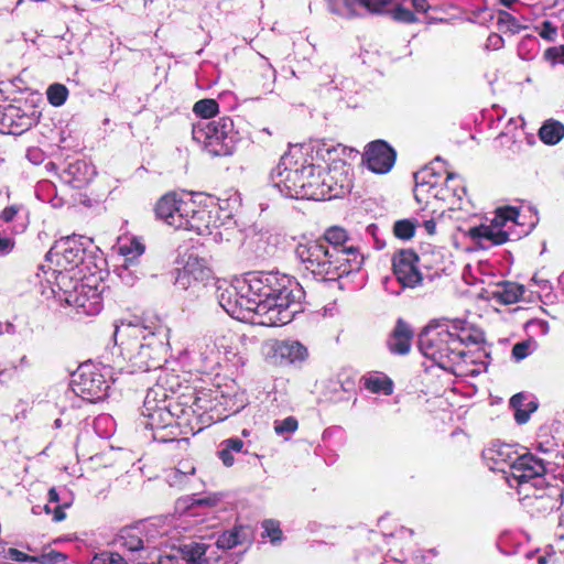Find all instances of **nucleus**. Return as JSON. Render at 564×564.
Returning <instances> with one entry per match:
<instances>
[{"mask_svg": "<svg viewBox=\"0 0 564 564\" xmlns=\"http://www.w3.org/2000/svg\"><path fill=\"white\" fill-rule=\"evenodd\" d=\"M105 564H127L124 558L117 553H110L105 558Z\"/></svg>", "mask_w": 564, "mask_h": 564, "instance_id": "e2e57ef3", "label": "nucleus"}, {"mask_svg": "<svg viewBox=\"0 0 564 564\" xmlns=\"http://www.w3.org/2000/svg\"><path fill=\"white\" fill-rule=\"evenodd\" d=\"M419 257L412 250H401L392 260L393 273L402 288L414 289L422 283L423 276L419 270Z\"/></svg>", "mask_w": 564, "mask_h": 564, "instance_id": "f3484780", "label": "nucleus"}, {"mask_svg": "<svg viewBox=\"0 0 564 564\" xmlns=\"http://www.w3.org/2000/svg\"><path fill=\"white\" fill-rule=\"evenodd\" d=\"M397 8L393 10V18L398 21L410 23L415 20L414 14L409 9L402 8L399 0L393 1Z\"/></svg>", "mask_w": 564, "mask_h": 564, "instance_id": "09e8293b", "label": "nucleus"}, {"mask_svg": "<svg viewBox=\"0 0 564 564\" xmlns=\"http://www.w3.org/2000/svg\"><path fill=\"white\" fill-rule=\"evenodd\" d=\"M484 341V333L464 319L431 321L421 332L422 354L441 368L458 366L466 357L465 347Z\"/></svg>", "mask_w": 564, "mask_h": 564, "instance_id": "7ed1b4c3", "label": "nucleus"}, {"mask_svg": "<svg viewBox=\"0 0 564 564\" xmlns=\"http://www.w3.org/2000/svg\"><path fill=\"white\" fill-rule=\"evenodd\" d=\"M78 271L74 269H63L55 267L54 269L48 268L44 270L45 280L48 284H52L53 293L62 292L65 297L72 295V292L80 284V278L77 276Z\"/></svg>", "mask_w": 564, "mask_h": 564, "instance_id": "b1692460", "label": "nucleus"}, {"mask_svg": "<svg viewBox=\"0 0 564 564\" xmlns=\"http://www.w3.org/2000/svg\"><path fill=\"white\" fill-rule=\"evenodd\" d=\"M214 340L212 338H202L197 341L196 346L199 350L202 358L204 361H214L216 360V349L214 348Z\"/></svg>", "mask_w": 564, "mask_h": 564, "instance_id": "37998d69", "label": "nucleus"}, {"mask_svg": "<svg viewBox=\"0 0 564 564\" xmlns=\"http://www.w3.org/2000/svg\"><path fill=\"white\" fill-rule=\"evenodd\" d=\"M422 225L429 235H434L436 232V223L434 219L424 220Z\"/></svg>", "mask_w": 564, "mask_h": 564, "instance_id": "0e129e2a", "label": "nucleus"}, {"mask_svg": "<svg viewBox=\"0 0 564 564\" xmlns=\"http://www.w3.org/2000/svg\"><path fill=\"white\" fill-rule=\"evenodd\" d=\"M556 28L550 22L544 21L542 23L541 31L539 32L540 36L547 40V41H554L556 36Z\"/></svg>", "mask_w": 564, "mask_h": 564, "instance_id": "603ef678", "label": "nucleus"}, {"mask_svg": "<svg viewBox=\"0 0 564 564\" xmlns=\"http://www.w3.org/2000/svg\"><path fill=\"white\" fill-rule=\"evenodd\" d=\"M303 292L286 275L274 273L249 274L236 285L218 288V303L234 318L247 319L262 326H281L290 323L301 311Z\"/></svg>", "mask_w": 564, "mask_h": 564, "instance_id": "f257e3e1", "label": "nucleus"}, {"mask_svg": "<svg viewBox=\"0 0 564 564\" xmlns=\"http://www.w3.org/2000/svg\"><path fill=\"white\" fill-rule=\"evenodd\" d=\"M169 333L170 329L159 318L116 325L115 341L130 364L127 372L161 368L169 351Z\"/></svg>", "mask_w": 564, "mask_h": 564, "instance_id": "f03ea898", "label": "nucleus"}, {"mask_svg": "<svg viewBox=\"0 0 564 564\" xmlns=\"http://www.w3.org/2000/svg\"><path fill=\"white\" fill-rule=\"evenodd\" d=\"M218 455L226 467H230L234 465L235 458L232 452H230L227 447L221 446V449L219 451Z\"/></svg>", "mask_w": 564, "mask_h": 564, "instance_id": "13d9d810", "label": "nucleus"}, {"mask_svg": "<svg viewBox=\"0 0 564 564\" xmlns=\"http://www.w3.org/2000/svg\"><path fill=\"white\" fill-rule=\"evenodd\" d=\"M120 254L126 257L122 271H128L129 267L132 265L133 260L140 257L144 252V246L137 239H130L128 242L119 246Z\"/></svg>", "mask_w": 564, "mask_h": 564, "instance_id": "473e14b6", "label": "nucleus"}, {"mask_svg": "<svg viewBox=\"0 0 564 564\" xmlns=\"http://www.w3.org/2000/svg\"><path fill=\"white\" fill-rule=\"evenodd\" d=\"M141 413L143 425L152 431L165 429L174 422L165 390L160 386L148 390Z\"/></svg>", "mask_w": 564, "mask_h": 564, "instance_id": "9b49d317", "label": "nucleus"}, {"mask_svg": "<svg viewBox=\"0 0 564 564\" xmlns=\"http://www.w3.org/2000/svg\"><path fill=\"white\" fill-rule=\"evenodd\" d=\"M530 347V341L517 343L512 348V357L518 361L524 359L531 352Z\"/></svg>", "mask_w": 564, "mask_h": 564, "instance_id": "8fccbe9b", "label": "nucleus"}, {"mask_svg": "<svg viewBox=\"0 0 564 564\" xmlns=\"http://www.w3.org/2000/svg\"><path fill=\"white\" fill-rule=\"evenodd\" d=\"M518 216L519 212L513 207L499 208L490 225L473 227L468 234L481 248L502 245L509 239L502 227L509 221L514 223Z\"/></svg>", "mask_w": 564, "mask_h": 564, "instance_id": "9d476101", "label": "nucleus"}, {"mask_svg": "<svg viewBox=\"0 0 564 564\" xmlns=\"http://www.w3.org/2000/svg\"><path fill=\"white\" fill-rule=\"evenodd\" d=\"M498 25L500 30H506L511 33H517L522 29V26L518 23L517 19L507 11H499Z\"/></svg>", "mask_w": 564, "mask_h": 564, "instance_id": "79ce46f5", "label": "nucleus"}, {"mask_svg": "<svg viewBox=\"0 0 564 564\" xmlns=\"http://www.w3.org/2000/svg\"><path fill=\"white\" fill-rule=\"evenodd\" d=\"M3 110H7V113L2 120L8 126V129H3V134H21L35 124L40 117L33 108H3Z\"/></svg>", "mask_w": 564, "mask_h": 564, "instance_id": "5701e85b", "label": "nucleus"}, {"mask_svg": "<svg viewBox=\"0 0 564 564\" xmlns=\"http://www.w3.org/2000/svg\"><path fill=\"white\" fill-rule=\"evenodd\" d=\"M523 127L524 120L521 116L509 117L500 135L510 137L514 140H520L525 134L523 131Z\"/></svg>", "mask_w": 564, "mask_h": 564, "instance_id": "4c0bfd02", "label": "nucleus"}, {"mask_svg": "<svg viewBox=\"0 0 564 564\" xmlns=\"http://www.w3.org/2000/svg\"><path fill=\"white\" fill-rule=\"evenodd\" d=\"M94 176V167L83 160L69 163L61 174V178L75 188L87 185Z\"/></svg>", "mask_w": 564, "mask_h": 564, "instance_id": "bb28decb", "label": "nucleus"}, {"mask_svg": "<svg viewBox=\"0 0 564 564\" xmlns=\"http://www.w3.org/2000/svg\"><path fill=\"white\" fill-rule=\"evenodd\" d=\"M194 470H195V468H194L193 466H189L188 470H186V471H183V470H180V469H175V470L172 473V475H173V477H174L175 479H171V478H170V482H171V485H172V484H175V482L177 481L176 479H177L178 477H180V482H181V481L183 480V478H185V477H186V475L193 474V473H194Z\"/></svg>", "mask_w": 564, "mask_h": 564, "instance_id": "680f3d73", "label": "nucleus"}, {"mask_svg": "<svg viewBox=\"0 0 564 564\" xmlns=\"http://www.w3.org/2000/svg\"><path fill=\"white\" fill-rule=\"evenodd\" d=\"M238 337L232 333L219 335L214 340V348L217 354L223 352L228 360H232L237 357L236 346Z\"/></svg>", "mask_w": 564, "mask_h": 564, "instance_id": "2f4dec72", "label": "nucleus"}, {"mask_svg": "<svg viewBox=\"0 0 564 564\" xmlns=\"http://www.w3.org/2000/svg\"><path fill=\"white\" fill-rule=\"evenodd\" d=\"M544 57L553 64L564 65V45L550 47L544 52Z\"/></svg>", "mask_w": 564, "mask_h": 564, "instance_id": "de8ad7c7", "label": "nucleus"}, {"mask_svg": "<svg viewBox=\"0 0 564 564\" xmlns=\"http://www.w3.org/2000/svg\"><path fill=\"white\" fill-rule=\"evenodd\" d=\"M232 120L228 117H219L210 121H200L197 124V133L204 135V143L209 152L219 155L223 153L221 142L232 130Z\"/></svg>", "mask_w": 564, "mask_h": 564, "instance_id": "6ab92c4d", "label": "nucleus"}, {"mask_svg": "<svg viewBox=\"0 0 564 564\" xmlns=\"http://www.w3.org/2000/svg\"><path fill=\"white\" fill-rule=\"evenodd\" d=\"M540 139L545 144H556L564 138V124L557 120H546L539 130Z\"/></svg>", "mask_w": 564, "mask_h": 564, "instance_id": "7c9ffc66", "label": "nucleus"}, {"mask_svg": "<svg viewBox=\"0 0 564 564\" xmlns=\"http://www.w3.org/2000/svg\"><path fill=\"white\" fill-rule=\"evenodd\" d=\"M207 550L208 545L203 542H188L180 547V553L188 563L208 564Z\"/></svg>", "mask_w": 564, "mask_h": 564, "instance_id": "c756f323", "label": "nucleus"}, {"mask_svg": "<svg viewBox=\"0 0 564 564\" xmlns=\"http://www.w3.org/2000/svg\"><path fill=\"white\" fill-rule=\"evenodd\" d=\"M530 412L522 410L521 408L514 409V420L519 424H524L529 421Z\"/></svg>", "mask_w": 564, "mask_h": 564, "instance_id": "052dcab7", "label": "nucleus"}, {"mask_svg": "<svg viewBox=\"0 0 564 564\" xmlns=\"http://www.w3.org/2000/svg\"><path fill=\"white\" fill-rule=\"evenodd\" d=\"M413 333L410 326L399 319L391 337L388 340L389 349L393 354L405 355L410 351Z\"/></svg>", "mask_w": 564, "mask_h": 564, "instance_id": "cd10ccee", "label": "nucleus"}, {"mask_svg": "<svg viewBox=\"0 0 564 564\" xmlns=\"http://www.w3.org/2000/svg\"><path fill=\"white\" fill-rule=\"evenodd\" d=\"M194 196L169 193L162 196L155 205V215L166 225L181 229L185 217L193 212Z\"/></svg>", "mask_w": 564, "mask_h": 564, "instance_id": "ddd939ff", "label": "nucleus"}, {"mask_svg": "<svg viewBox=\"0 0 564 564\" xmlns=\"http://www.w3.org/2000/svg\"><path fill=\"white\" fill-rule=\"evenodd\" d=\"M297 421L293 416L285 417L282 421L274 422V431L276 434L293 433L297 430Z\"/></svg>", "mask_w": 564, "mask_h": 564, "instance_id": "a18cd8bd", "label": "nucleus"}, {"mask_svg": "<svg viewBox=\"0 0 564 564\" xmlns=\"http://www.w3.org/2000/svg\"><path fill=\"white\" fill-rule=\"evenodd\" d=\"M438 163H441V160L436 159L431 166L423 169L415 175L416 192H425L436 199L447 202L452 208H460V202L466 194L462 180L458 175L446 172L444 184L438 185L435 173V165Z\"/></svg>", "mask_w": 564, "mask_h": 564, "instance_id": "423d86ee", "label": "nucleus"}, {"mask_svg": "<svg viewBox=\"0 0 564 564\" xmlns=\"http://www.w3.org/2000/svg\"><path fill=\"white\" fill-rule=\"evenodd\" d=\"M213 278V271L205 258L188 253L182 260V267L176 269L175 285L188 290L204 284Z\"/></svg>", "mask_w": 564, "mask_h": 564, "instance_id": "2eb2a0df", "label": "nucleus"}, {"mask_svg": "<svg viewBox=\"0 0 564 564\" xmlns=\"http://www.w3.org/2000/svg\"><path fill=\"white\" fill-rule=\"evenodd\" d=\"M318 239L324 240L332 247H335L339 254H343V257L349 260V263H351L352 268L356 270L359 269L362 257L356 247L347 245L350 238L345 228L340 226H332L327 228L323 236Z\"/></svg>", "mask_w": 564, "mask_h": 564, "instance_id": "412c9836", "label": "nucleus"}, {"mask_svg": "<svg viewBox=\"0 0 564 564\" xmlns=\"http://www.w3.org/2000/svg\"><path fill=\"white\" fill-rule=\"evenodd\" d=\"M413 7L419 12H426L429 4L426 0H412Z\"/></svg>", "mask_w": 564, "mask_h": 564, "instance_id": "69168bd1", "label": "nucleus"}, {"mask_svg": "<svg viewBox=\"0 0 564 564\" xmlns=\"http://www.w3.org/2000/svg\"><path fill=\"white\" fill-rule=\"evenodd\" d=\"M104 286L97 282V279L82 275L80 284L76 286L72 295L65 297V301L80 308L84 314L95 315L101 310V292Z\"/></svg>", "mask_w": 564, "mask_h": 564, "instance_id": "dca6fc26", "label": "nucleus"}, {"mask_svg": "<svg viewBox=\"0 0 564 564\" xmlns=\"http://www.w3.org/2000/svg\"><path fill=\"white\" fill-rule=\"evenodd\" d=\"M393 231L400 239H411L415 234V224L410 219L398 220L393 226Z\"/></svg>", "mask_w": 564, "mask_h": 564, "instance_id": "a19ab883", "label": "nucleus"}, {"mask_svg": "<svg viewBox=\"0 0 564 564\" xmlns=\"http://www.w3.org/2000/svg\"><path fill=\"white\" fill-rule=\"evenodd\" d=\"M270 177L273 186L283 196L301 199L300 191L303 189V165L296 169H288L284 163H279L272 170Z\"/></svg>", "mask_w": 564, "mask_h": 564, "instance_id": "a211bd4d", "label": "nucleus"}, {"mask_svg": "<svg viewBox=\"0 0 564 564\" xmlns=\"http://www.w3.org/2000/svg\"><path fill=\"white\" fill-rule=\"evenodd\" d=\"M365 162L377 174L388 173L395 162V151L383 140H376L367 145Z\"/></svg>", "mask_w": 564, "mask_h": 564, "instance_id": "aec40b11", "label": "nucleus"}, {"mask_svg": "<svg viewBox=\"0 0 564 564\" xmlns=\"http://www.w3.org/2000/svg\"><path fill=\"white\" fill-rule=\"evenodd\" d=\"M85 260V248L75 237H66L56 241L46 254V261L57 268L74 269L82 274Z\"/></svg>", "mask_w": 564, "mask_h": 564, "instance_id": "4468645a", "label": "nucleus"}, {"mask_svg": "<svg viewBox=\"0 0 564 564\" xmlns=\"http://www.w3.org/2000/svg\"><path fill=\"white\" fill-rule=\"evenodd\" d=\"M69 506L68 502H64L59 505V495L55 488H51L48 490V503L45 505L44 509L46 513H53L54 521H62L65 519L66 514L64 509Z\"/></svg>", "mask_w": 564, "mask_h": 564, "instance_id": "c9c22d12", "label": "nucleus"}, {"mask_svg": "<svg viewBox=\"0 0 564 564\" xmlns=\"http://www.w3.org/2000/svg\"><path fill=\"white\" fill-rule=\"evenodd\" d=\"M295 256L303 268L318 280H335L356 270L335 247L319 239L300 241Z\"/></svg>", "mask_w": 564, "mask_h": 564, "instance_id": "39448f33", "label": "nucleus"}, {"mask_svg": "<svg viewBox=\"0 0 564 564\" xmlns=\"http://www.w3.org/2000/svg\"><path fill=\"white\" fill-rule=\"evenodd\" d=\"M152 556V561H150L149 564H153L155 560H158V564H181L177 557L173 555H162L159 549Z\"/></svg>", "mask_w": 564, "mask_h": 564, "instance_id": "864d4df0", "label": "nucleus"}, {"mask_svg": "<svg viewBox=\"0 0 564 564\" xmlns=\"http://www.w3.org/2000/svg\"><path fill=\"white\" fill-rule=\"evenodd\" d=\"M433 553L431 551L426 553H420L413 556V564H431Z\"/></svg>", "mask_w": 564, "mask_h": 564, "instance_id": "bf43d9fd", "label": "nucleus"}, {"mask_svg": "<svg viewBox=\"0 0 564 564\" xmlns=\"http://www.w3.org/2000/svg\"><path fill=\"white\" fill-rule=\"evenodd\" d=\"M273 357L283 365L304 361L308 351L300 341L293 339L276 340L272 346Z\"/></svg>", "mask_w": 564, "mask_h": 564, "instance_id": "393cba45", "label": "nucleus"}, {"mask_svg": "<svg viewBox=\"0 0 564 564\" xmlns=\"http://www.w3.org/2000/svg\"><path fill=\"white\" fill-rule=\"evenodd\" d=\"M365 387L373 393L382 392L386 395L393 391L392 381L386 376L372 375L365 378Z\"/></svg>", "mask_w": 564, "mask_h": 564, "instance_id": "f704fd0d", "label": "nucleus"}, {"mask_svg": "<svg viewBox=\"0 0 564 564\" xmlns=\"http://www.w3.org/2000/svg\"><path fill=\"white\" fill-rule=\"evenodd\" d=\"M523 293V285L510 281H501L494 288L485 290L482 297L488 301H495L498 304L509 305L517 303Z\"/></svg>", "mask_w": 564, "mask_h": 564, "instance_id": "a878e982", "label": "nucleus"}, {"mask_svg": "<svg viewBox=\"0 0 564 564\" xmlns=\"http://www.w3.org/2000/svg\"><path fill=\"white\" fill-rule=\"evenodd\" d=\"M240 531L234 528L229 531H225L217 538L216 545L223 550H230L240 544Z\"/></svg>", "mask_w": 564, "mask_h": 564, "instance_id": "58836bf2", "label": "nucleus"}, {"mask_svg": "<svg viewBox=\"0 0 564 564\" xmlns=\"http://www.w3.org/2000/svg\"><path fill=\"white\" fill-rule=\"evenodd\" d=\"M46 95L52 106H62L67 99L68 90L62 84H53L47 88Z\"/></svg>", "mask_w": 564, "mask_h": 564, "instance_id": "ea45409f", "label": "nucleus"}, {"mask_svg": "<svg viewBox=\"0 0 564 564\" xmlns=\"http://www.w3.org/2000/svg\"><path fill=\"white\" fill-rule=\"evenodd\" d=\"M36 558V555H28L18 549L0 546V564H6L7 561L35 563Z\"/></svg>", "mask_w": 564, "mask_h": 564, "instance_id": "e433bc0d", "label": "nucleus"}, {"mask_svg": "<svg viewBox=\"0 0 564 564\" xmlns=\"http://www.w3.org/2000/svg\"><path fill=\"white\" fill-rule=\"evenodd\" d=\"M328 7L333 13L344 18L357 15L360 7L359 0H327Z\"/></svg>", "mask_w": 564, "mask_h": 564, "instance_id": "72a5a7b5", "label": "nucleus"}, {"mask_svg": "<svg viewBox=\"0 0 564 564\" xmlns=\"http://www.w3.org/2000/svg\"><path fill=\"white\" fill-rule=\"evenodd\" d=\"M37 558L35 561V563H42V564H57V563H61V562H65L67 556L62 553V552H57V551H48V552H43L42 554L40 555H36Z\"/></svg>", "mask_w": 564, "mask_h": 564, "instance_id": "49530a36", "label": "nucleus"}, {"mask_svg": "<svg viewBox=\"0 0 564 564\" xmlns=\"http://www.w3.org/2000/svg\"><path fill=\"white\" fill-rule=\"evenodd\" d=\"M482 456L491 470L501 471L508 476L510 466L514 465L520 455L513 446L497 442L486 448Z\"/></svg>", "mask_w": 564, "mask_h": 564, "instance_id": "4be33fe9", "label": "nucleus"}, {"mask_svg": "<svg viewBox=\"0 0 564 564\" xmlns=\"http://www.w3.org/2000/svg\"><path fill=\"white\" fill-rule=\"evenodd\" d=\"M196 116L199 117L203 121H207L209 119H215L218 115L219 108H193Z\"/></svg>", "mask_w": 564, "mask_h": 564, "instance_id": "5fc2aeb1", "label": "nucleus"}, {"mask_svg": "<svg viewBox=\"0 0 564 564\" xmlns=\"http://www.w3.org/2000/svg\"><path fill=\"white\" fill-rule=\"evenodd\" d=\"M221 446L227 447L230 452L240 453L243 448V442L240 438H227L221 443Z\"/></svg>", "mask_w": 564, "mask_h": 564, "instance_id": "4d7b16f0", "label": "nucleus"}, {"mask_svg": "<svg viewBox=\"0 0 564 564\" xmlns=\"http://www.w3.org/2000/svg\"><path fill=\"white\" fill-rule=\"evenodd\" d=\"M539 491L533 490V494L525 492L527 498H533L534 505L538 509L547 512L558 509L562 505L561 499L563 495L555 487H549L545 491L538 494Z\"/></svg>", "mask_w": 564, "mask_h": 564, "instance_id": "c85d7f7f", "label": "nucleus"}, {"mask_svg": "<svg viewBox=\"0 0 564 564\" xmlns=\"http://www.w3.org/2000/svg\"><path fill=\"white\" fill-rule=\"evenodd\" d=\"M3 329H4V334H8V335H15L17 334V327L11 322H4Z\"/></svg>", "mask_w": 564, "mask_h": 564, "instance_id": "774afa93", "label": "nucleus"}, {"mask_svg": "<svg viewBox=\"0 0 564 564\" xmlns=\"http://www.w3.org/2000/svg\"><path fill=\"white\" fill-rule=\"evenodd\" d=\"M108 377H111L109 367L82 365L72 377V390L76 395L91 403L101 401L108 395L110 388Z\"/></svg>", "mask_w": 564, "mask_h": 564, "instance_id": "0eeeda50", "label": "nucleus"}, {"mask_svg": "<svg viewBox=\"0 0 564 564\" xmlns=\"http://www.w3.org/2000/svg\"><path fill=\"white\" fill-rule=\"evenodd\" d=\"M218 208L210 199L194 196L193 212L185 217L181 229L195 231L199 236L213 235L218 229L220 220L217 217Z\"/></svg>", "mask_w": 564, "mask_h": 564, "instance_id": "f8f14e48", "label": "nucleus"}, {"mask_svg": "<svg viewBox=\"0 0 564 564\" xmlns=\"http://www.w3.org/2000/svg\"><path fill=\"white\" fill-rule=\"evenodd\" d=\"M524 401V397L522 394H516L513 395L511 399H510V405L513 408V409H517V408H521L522 406V403Z\"/></svg>", "mask_w": 564, "mask_h": 564, "instance_id": "338daca9", "label": "nucleus"}, {"mask_svg": "<svg viewBox=\"0 0 564 564\" xmlns=\"http://www.w3.org/2000/svg\"><path fill=\"white\" fill-rule=\"evenodd\" d=\"M14 248V240L0 234V256L9 254Z\"/></svg>", "mask_w": 564, "mask_h": 564, "instance_id": "6e6d98bb", "label": "nucleus"}, {"mask_svg": "<svg viewBox=\"0 0 564 564\" xmlns=\"http://www.w3.org/2000/svg\"><path fill=\"white\" fill-rule=\"evenodd\" d=\"M546 471L544 462L532 454H523L518 457L506 480L512 488H519V492H530V489L539 491L538 486L543 484Z\"/></svg>", "mask_w": 564, "mask_h": 564, "instance_id": "1a4fd4ad", "label": "nucleus"}, {"mask_svg": "<svg viewBox=\"0 0 564 564\" xmlns=\"http://www.w3.org/2000/svg\"><path fill=\"white\" fill-rule=\"evenodd\" d=\"M162 522V519L152 520L148 524L145 539L141 538L139 531L134 529H126L120 533L119 543L130 553L131 560L139 564H149L152 561V555L163 545V542L155 543V536L169 534V529L163 528Z\"/></svg>", "mask_w": 564, "mask_h": 564, "instance_id": "6e6552de", "label": "nucleus"}, {"mask_svg": "<svg viewBox=\"0 0 564 564\" xmlns=\"http://www.w3.org/2000/svg\"><path fill=\"white\" fill-rule=\"evenodd\" d=\"M22 209V205L13 204L2 209L0 219L4 223H11Z\"/></svg>", "mask_w": 564, "mask_h": 564, "instance_id": "3c124183", "label": "nucleus"}, {"mask_svg": "<svg viewBox=\"0 0 564 564\" xmlns=\"http://www.w3.org/2000/svg\"><path fill=\"white\" fill-rule=\"evenodd\" d=\"M325 152L328 160H325L324 154L317 151L316 155L323 159V163L312 162L303 165L301 199L325 200L349 192L350 167L345 161L334 159L333 150L326 149Z\"/></svg>", "mask_w": 564, "mask_h": 564, "instance_id": "20e7f679", "label": "nucleus"}, {"mask_svg": "<svg viewBox=\"0 0 564 564\" xmlns=\"http://www.w3.org/2000/svg\"><path fill=\"white\" fill-rule=\"evenodd\" d=\"M265 536H268L272 543H276L282 539V531L279 522L274 520H265L262 524Z\"/></svg>", "mask_w": 564, "mask_h": 564, "instance_id": "c03bdc74", "label": "nucleus"}]
</instances>
